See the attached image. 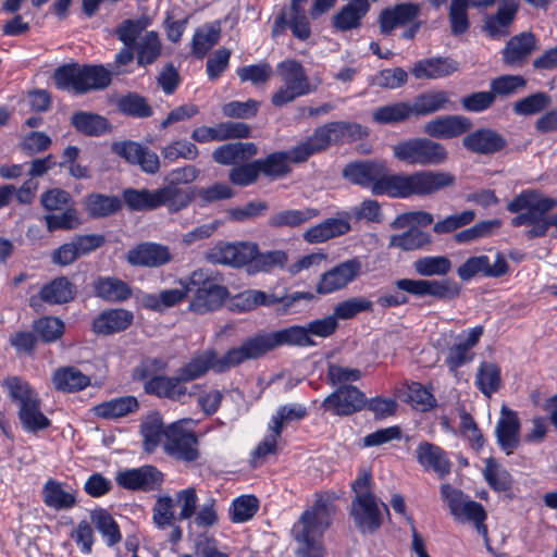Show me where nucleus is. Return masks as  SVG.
<instances>
[{
  "label": "nucleus",
  "instance_id": "1",
  "mask_svg": "<svg viewBox=\"0 0 557 557\" xmlns=\"http://www.w3.org/2000/svg\"><path fill=\"white\" fill-rule=\"evenodd\" d=\"M455 184V176L446 171L420 170L413 173H392L385 168L382 180L373 187L374 195L393 198L424 197Z\"/></svg>",
  "mask_w": 557,
  "mask_h": 557
},
{
  "label": "nucleus",
  "instance_id": "2",
  "mask_svg": "<svg viewBox=\"0 0 557 557\" xmlns=\"http://www.w3.org/2000/svg\"><path fill=\"white\" fill-rule=\"evenodd\" d=\"M557 207L555 198L544 195L537 189H525L507 205V210L516 213L511 219L515 227L527 226L524 236L528 239L544 237L550 226L557 230V214L548 213Z\"/></svg>",
  "mask_w": 557,
  "mask_h": 557
},
{
  "label": "nucleus",
  "instance_id": "3",
  "mask_svg": "<svg viewBox=\"0 0 557 557\" xmlns=\"http://www.w3.org/2000/svg\"><path fill=\"white\" fill-rule=\"evenodd\" d=\"M333 506L318 500L294 524L292 534L298 543L296 557H324L321 539L331 524Z\"/></svg>",
  "mask_w": 557,
  "mask_h": 557
},
{
  "label": "nucleus",
  "instance_id": "4",
  "mask_svg": "<svg viewBox=\"0 0 557 557\" xmlns=\"http://www.w3.org/2000/svg\"><path fill=\"white\" fill-rule=\"evenodd\" d=\"M53 78L58 88L82 95L107 88L111 83V72L101 64L72 63L58 67Z\"/></svg>",
  "mask_w": 557,
  "mask_h": 557
},
{
  "label": "nucleus",
  "instance_id": "5",
  "mask_svg": "<svg viewBox=\"0 0 557 557\" xmlns=\"http://www.w3.org/2000/svg\"><path fill=\"white\" fill-rule=\"evenodd\" d=\"M372 476L363 471L351 484L355 496L351 502L350 516L355 527L363 533H373L382 524L380 504L371 491Z\"/></svg>",
  "mask_w": 557,
  "mask_h": 557
},
{
  "label": "nucleus",
  "instance_id": "6",
  "mask_svg": "<svg viewBox=\"0 0 557 557\" xmlns=\"http://www.w3.org/2000/svg\"><path fill=\"white\" fill-rule=\"evenodd\" d=\"M3 385L18 407V418L26 431L38 432L49 428L50 420L41 411V400L26 381L11 376L4 381Z\"/></svg>",
  "mask_w": 557,
  "mask_h": 557
},
{
  "label": "nucleus",
  "instance_id": "7",
  "mask_svg": "<svg viewBox=\"0 0 557 557\" xmlns=\"http://www.w3.org/2000/svg\"><path fill=\"white\" fill-rule=\"evenodd\" d=\"M248 361L244 342L236 347L230 348L223 356L219 357L214 349H207L194 355L178 371L185 381H194L209 370L222 373Z\"/></svg>",
  "mask_w": 557,
  "mask_h": 557
},
{
  "label": "nucleus",
  "instance_id": "8",
  "mask_svg": "<svg viewBox=\"0 0 557 557\" xmlns=\"http://www.w3.org/2000/svg\"><path fill=\"white\" fill-rule=\"evenodd\" d=\"M244 342L248 360H255L267 352L283 346H313L315 343L305 326L293 325L271 333H259L246 338Z\"/></svg>",
  "mask_w": 557,
  "mask_h": 557
},
{
  "label": "nucleus",
  "instance_id": "9",
  "mask_svg": "<svg viewBox=\"0 0 557 557\" xmlns=\"http://www.w3.org/2000/svg\"><path fill=\"white\" fill-rule=\"evenodd\" d=\"M366 135L364 128L357 123L342 121L326 123L302 141L304 147L298 149L301 157L298 159H308L310 156L325 150L332 144L354 141Z\"/></svg>",
  "mask_w": 557,
  "mask_h": 557
},
{
  "label": "nucleus",
  "instance_id": "10",
  "mask_svg": "<svg viewBox=\"0 0 557 557\" xmlns=\"http://www.w3.org/2000/svg\"><path fill=\"white\" fill-rule=\"evenodd\" d=\"M441 496L447 504L454 520L459 523H471L478 533L488 541L487 527L485 520L487 518L484 507L472 500L461 490L451 486L448 483L441 485Z\"/></svg>",
  "mask_w": 557,
  "mask_h": 557
},
{
  "label": "nucleus",
  "instance_id": "11",
  "mask_svg": "<svg viewBox=\"0 0 557 557\" xmlns=\"http://www.w3.org/2000/svg\"><path fill=\"white\" fill-rule=\"evenodd\" d=\"M197 421L190 418L177 420L166 426L163 450L170 457L193 462L200 457L198 437L194 432Z\"/></svg>",
  "mask_w": 557,
  "mask_h": 557
},
{
  "label": "nucleus",
  "instance_id": "12",
  "mask_svg": "<svg viewBox=\"0 0 557 557\" xmlns=\"http://www.w3.org/2000/svg\"><path fill=\"white\" fill-rule=\"evenodd\" d=\"M393 156L405 164L425 166L445 163L448 152L441 143L425 137H417L394 145Z\"/></svg>",
  "mask_w": 557,
  "mask_h": 557
},
{
  "label": "nucleus",
  "instance_id": "13",
  "mask_svg": "<svg viewBox=\"0 0 557 557\" xmlns=\"http://www.w3.org/2000/svg\"><path fill=\"white\" fill-rule=\"evenodd\" d=\"M277 74L282 86L272 96L274 107H283L313 90L304 66L294 59L282 61L277 65Z\"/></svg>",
  "mask_w": 557,
  "mask_h": 557
},
{
  "label": "nucleus",
  "instance_id": "14",
  "mask_svg": "<svg viewBox=\"0 0 557 557\" xmlns=\"http://www.w3.org/2000/svg\"><path fill=\"white\" fill-rule=\"evenodd\" d=\"M189 286L195 290L189 310L196 313H207L219 309L228 296L227 288L211 277L208 271L199 269L189 276Z\"/></svg>",
  "mask_w": 557,
  "mask_h": 557
},
{
  "label": "nucleus",
  "instance_id": "15",
  "mask_svg": "<svg viewBox=\"0 0 557 557\" xmlns=\"http://www.w3.org/2000/svg\"><path fill=\"white\" fill-rule=\"evenodd\" d=\"M394 286L416 297L432 296L440 299H453L460 293L459 285L451 280L399 278L394 282Z\"/></svg>",
  "mask_w": 557,
  "mask_h": 557
},
{
  "label": "nucleus",
  "instance_id": "16",
  "mask_svg": "<svg viewBox=\"0 0 557 557\" xmlns=\"http://www.w3.org/2000/svg\"><path fill=\"white\" fill-rule=\"evenodd\" d=\"M361 271L362 263L359 259L345 260L322 274L317 285V292L325 295L343 289L354 282Z\"/></svg>",
  "mask_w": 557,
  "mask_h": 557
},
{
  "label": "nucleus",
  "instance_id": "17",
  "mask_svg": "<svg viewBox=\"0 0 557 557\" xmlns=\"http://www.w3.org/2000/svg\"><path fill=\"white\" fill-rule=\"evenodd\" d=\"M367 403L366 395L352 385L336 388L322 403L325 411L336 416H349L360 411Z\"/></svg>",
  "mask_w": 557,
  "mask_h": 557
},
{
  "label": "nucleus",
  "instance_id": "18",
  "mask_svg": "<svg viewBox=\"0 0 557 557\" xmlns=\"http://www.w3.org/2000/svg\"><path fill=\"white\" fill-rule=\"evenodd\" d=\"M301 147H304L302 141L288 151H274L264 158L257 159L260 175L270 180H278L288 175L292 172V162L300 163L307 160L298 159L301 157V153H298V149Z\"/></svg>",
  "mask_w": 557,
  "mask_h": 557
},
{
  "label": "nucleus",
  "instance_id": "19",
  "mask_svg": "<svg viewBox=\"0 0 557 557\" xmlns=\"http://www.w3.org/2000/svg\"><path fill=\"white\" fill-rule=\"evenodd\" d=\"M508 262L504 255L497 252L495 260L491 263L485 255L468 258L457 270L458 276L462 281H469L473 276L481 274L486 277H499L508 272Z\"/></svg>",
  "mask_w": 557,
  "mask_h": 557
},
{
  "label": "nucleus",
  "instance_id": "20",
  "mask_svg": "<svg viewBox=\"0 0 557 557\" xmlns=\"http://www.w3.org/2000/svg\"><path fill=\"white\" fill-rule=\"evenodd\" d=\"M258 246L255 243L220 244L210 252L211 261L220 264H226L234 268L250 263L256 257Z\"/></svg>",
  "mask_w": 557,
  "mask_h": 557
},
{
  "label": "nucleus",
  "instance_id": "21",
  "mask_svg": "<svg viewBox=\"0 0 557 557\" xmlns=\"http://www.w3.org/2000/svg\"><path fill=\"white\" fill-rule=\"evenodd\" d=\"M126 260L135 267L158 268L172 260V253L168 246L158 243H141L129 249Z\"/></svg>",
  "mask_w": 557,
  "mask_h": 557
},
{
  "label": "nucleus",
  "instance_id": "22",
  "mask_svg": "<svg viewBox=\"0 0 557 557\" xmlns=\"http://www.w3.org/2000/svg\"><path fill=\"white\" fill-rule=\"evenodd\" d=\"M520 420L516 411L503 406L495 433L498 445L507 454H512L520 443Z\"/></svg>",
  "mask_w": 557,
  "mask_h": 557
},
{
  "label": "nucleus",
  "instance_id": "23",
  "mask_svg": "<svg viewBox=\"0 0 557 557\" xmlns=\"http://www.w3.org/2000/svg\"><path fill=\"white\" fill-rule=\"evenodd\" d=\"M251 129L244 122H225L213 127L200 126L193 131L191 138L198 143L222 141L231 138H247Z\"/></svg>",
  "mask_w": 557,
  "mask_h": 557
},
{
  "label": "nucleus",
  "instance_id": "24",
  "mask_svg": "<svg viewBox=\"0 0 557 557\" xmlns=\"http://www.w3.org/2000/svg\"><path fill=\"white\" fill-rule=\"evenodd\" d=\"M116 483L127 490H154L162 482L161 472L152 467L145 466L137 469L120 471L115 476Z\"/></svg>",
  "mask_w": 557,
  "mask_h": 557
},
{
  "label": "nucleus",
  "instance_id": "25",
  "mask_svg": "<svg viewBox=\"0 0 557 557\" xmlns=\"http://www.w3.org/2000/svg\"><path fill=\"white\" fill-rule=\"evenodd\" d=\"M518 5L504 2L493 14L483 17L482 30L492 39H500L510 35V27L517 16Z\"/></svg>",
  "mask_w": 557,
  "mask_h": 557
},
{
  "label": "nucleus",
  "instance_id": "26",
  "mask_svg": "<svg viewBox=\"0 0 557 557\" xmlns=\"http://www.w3.org/2000/svg\"><path fill=\"white\" fill-rule=\"evenodd\" d=\"M416 457L424 470L433 471L440 478H445L450 473L451 462L447 454L435 444L420 443L416 449Z\"/></svg>",
  "mask_w": 557,
  "mask_h": 557
},
{
  "label": "nucleus",
  "instance_id": "27",
  "mask_svg": "<svg viewBox=\"0 0 557 557\" xmlns=\"http://www.w3.org/2000/svg\"><path fill=\"white\" fill-rule=\"evenodd\" d=\"M386 164L381 161L355 162L345 166L344 177L354 184L364 187H373L382 180Z\"/></svg>",
  "mask_w": 557,
  "mask_h": 557
},
{
  "label": "nucleus",
  "instance_id": "28",
  "mask_svg": "<svg viewBox=\"0 0 557 557\" xmlns=\"http://www.w3.org/2000/svg\"><path fill=\"white\" fill-rule=\"evenodd\" d=\"M471 121L461 115H445L425 123L424 133L432 138H453L471 128Z\"/></svg>",
  "mask_w": 557,
  "mask_h": 557
},
{
  "label": "nucleus",
  "instance_id": "29",
  "mask_svg": "<svg viewBox=\"0 0 557 557\" xmlns=\"http://www.w3.org/2000/svg\"><path fill=\"white\" fill-rule=\"evenodd\" d=\"M536 37L531 32L511 37L503 50L504 62L509 66H521L536 49Z\"/></svg>",
  "mask_w": 557,
  "mask_h": 557
},
{
  "label": "nucleus",
  "instance_id": "30",
  "mask_svg": "<svg viewBox=\"0 0 557 557\" xmlns=\"http://www.w3.org/2000/svg\"><path fill=\"white\" fill-rule=\"evenodd\" d=\"M462 144L471 152L493 154L506 146V140L496 131L480 128L463 137Z\"/></svg>",
  "mask_w": 557,
  "mask_h": 557
},
{
  "label": "nucleus",
  "instance_id": "31",
  "mask_svg": "<svg viewBox=\"0 0 557 557\" xmlns=\"http://www.w3.org/2000/svg\"><path fill=\"white\" fill-rule=\"evenodd\" d=\"M178 287L161 290L159 294H146L141 297V304L145 308L154 311H162L164 309L174 307L181 304L193 287L189 286V277L180 280Z\"/></svg>",
  "mask_w": 557,
  "mask_h": 557
},
{
  "label": "nucleus",
  "instance_id": "32",
  "mask_svg": "<svg viewBox=\"0 0 557 557\" xmlns=\"http://www.w3.org/2000/svg\"><path fill=\"white\" fill-rule=\"evenodd\" d=\"M459 70V64L450 58H430L414 63L411 72L418 79H438Z\"/></svg>",
  "mask_w": 557,
  "mask_h": 557
},
{
  "label": "nucleus",
  "instance_id": "33",
  "mask_svg": "<svg viewBox=\"0 0 557 557\" xmlns=\"http://www.w3.org/2000/svg\"><path fill=\"white\" fill-rule=\"evenodd\" d=\"M350 231L348 218H330L309 227L304 234V239L309 244H320L331 238L342 236Z\"/></svg>",
  "mask_w": 557,
  "mask_h": 557
},
{
  "label": "nucleus",
  "instance_id": "34",
  "mask_svg": "<svg viewBox=\"0 0 557 557\" xmlns=\"http://www.w3.org/2000/svg\"><path fill=\"white\" fill-rule=\"evenodd\" d=\"M257 153L258 147L256 144L235 141L218 147L212 152V158L219 164L231 165L248 161Z\"/></svg>",
  "mask_w": 557,
  "mask_h": 557
},
{
  "label": "nucleus",
  "instance_id": "35",
  "mask_svg": "<svg viewBox=\"0 0 557 557\" xmlns=\"http://www.w3.org/2000/svg\"><path fill=\"white\" fill-rule=\"evenodd\" d=\"M134 315L126 309H109L101 312L92 323L98 334L110 335L126 330L133 322Z\"/></svg>",
  "mask_w": 557,
  "mask_h": 557
},
{
  "label": "nucleus",
  "instance_id": "36",
  "mask_svg": "<svg viewBox=\"0 0 557 557\" xmlns=\"http://www.w3.org/2000/svg\"><path fill=\"white\" fill-rule=\"evenodd\" d=\"M369 10L368 0H350L333 16L332 25L342 32L356 29L361 25V20Z\"/></svg>",
  "mask_w": 557,
  "mask_h": 557
},
{
  "label": "nucleus",
  "instance_id": "37",
  "mask_svg": "<svg viewBox=\"0 0 557 557\" xmlns=\"http://www.w3.org/2000/svg\"><path fill=\"white\" fill-rule=\"evenodd\" d=\"M186 381L183 380L177 372V376H157L150 380L146 385L148 393L156 394L160 397H166L172 400H182L186 395H194L195 392L187 391Z\"/></svg>",
  "mask_w": 557,
  "mask_h": 557
},
{
  "label": "nucleus",
  "instance_id": "38",
  "mask_svg": "<svg viewBox=\"0 0 557 557\" xmlns=\"http://www.w3.org/2000/svg\"><path fill=\"white\" fill-rule=\"evenodd\" d=\"M92 288L97 297L110 302H122L132 296L128 284L115 276L97 277Z\"/></svg>",
  "mask_w": 557,
  "mask_h": 557
},
{
  "label": "nucleus",
  "instance_id": "39",
  "mask_svg": "<svg viewBox=\"0 0 557 557\" xmlns=\"http://www.w3.org/2000/svg\"><path fill=\"white\" fill-rule=\"evenodd\" d=\"M52 383L60 392L74 393L90 385V377L75 367H63L54 371Z\"/></svg>",
  "mask_w": 557,
  "mask_h": 557
},
{
  "label": "nucleus",
  "instance_id": "40",
  "mask_svg": "<svg viewBox=\"0 0 557 557\" xmlns=\"http://www.w3.org/2000/svg\"><path fill=\"white\" fill-rule=\"evenodd\" d=\"M44 503L55 510H65L75 506V492L71 488H64L58 481L49 480L42 488Z\"/></svg>",
  "mask_w": 557,
  "mask_h": 557
},
{
  "label": "nucleus",
  "instance_id": "41",
  "mask_svg": "<svg viewBox=\"0 0 557 557\" xmlns=\"http://www.w3.org/2000/svg\"><path fill=\"white\" fill-rule=\"evenodd\" d=\"M138 407V400L134 396H123L95 406L94 413L102 419H119L135 412Z\"/></svg>",
  "mask_w": 557,
  "mask_h": 557
},
{
  "label": "nucleus",
  "instance_id": "42",
  "mask_svg": "<svg viewBox=\"0 0 557 557\" xmlns=\"http://www.w3.org/2000/svg\"><path fill=\"white\" fill-rule=\"evenodd\" d=\"M40 299L52 305L66 304L74 299L75 287L67 277H57L42 286L39 293Z\"/></svg>",
  "mask_w": 557,
  "mask_h": 557
},
{
  "label": "nucleus",
  "instance_id": "43",
  "mask_svg": "<svg viewBox=\"0 0 557 557\" xmlns=\"http://www.w3.org/2000/svg\"><path fill=\"white\" fill-rule=\"evenodd\" d=\"M319 214L320 211L315 208L286 209L272 214L269 218V225L272 227H298Z\"/></svg>",
  "mask_w": 557,
  "mask_h": 557
},
{
  "label": "nucleus",
  "instance_id": "44",
  "mask_svg": "<svg viewBox=\"0 0 557 557\" xmlns=\"http://www.w3.org/2000/svg\"><path fill=\"white\" fill-rule=\"evenodd\" d=\"M134 50H136V59L139 66L154 63L162 51L159 34L154 30L146 32L134 46Z\"/></svg>",
  "mask_w": 557,
  "mask_h": 557
},
{
  "label": "nucleus",
  "instance_id": "45",
  "mask_svg": "<svg viewBox=\"0 0 557 557\" xmlns=\"http://www.w3.org/2000/svg\"><path fill=\"white\" fill-rule=\"evenodd\" d=\"M144 438V449L152 453L165 441L166 428L163 426L161 417L158 413L148 414L141 423L140 429Z\"/></svg>",
  "mask_w": 557,
  "mask_h": 557
},
{
  "label": "nucleus",
  "instance_id": "46",
  "mask_svg": "<svg viewBox=\"0 0 557 557\" xmlns=\"http://www.w3.org/2000/svg\"><path fill=\"white\" fill-rule=\"evenodd\" d=\"M431 244L429 234L417 227H411L401 234H394L389 237L388 247L403 251H411L423 248Z\"/></svg>",
  "mask_w": 557,
  "mask_h": 557
},
{
  "label": "nucleus",
  "instance_id": "47",
  "mask_svg": "<svg viewBox=\"0 0 557 557\" xmlns=\"http://www.w3.org/2000/svg\"><path fill=\"white\" fill-rule=\"evenodd\" d=\"M150 25V20L143 16L136 20L126 18L113 30V35L124 45L134 47L141 37V33Z\"/></svg>",
  "mask_w": 557,
  "mask_h": 557
},
{
  "label": "nucleus",
  "instance_id": "48",
  "mask_svg": "<svg viewBox=\"0 0 557 557\" xmlns=\"http://www.w3.org/2000/svg\"><path fill=\"white\" fill-rule=\"evenodd\" d=\"M475 384L486 397H491L502 386L499 367L492 362H482L475 374Z\"/></svg>",
  "mask_w": 557,
  "mask_h": 557
},
{
  "label": "nucleus",
  "instance_id": "49",
  "mask_svg": "<svg viewBox=\"0 0 557 557\" xmlns=\"http://www.w3.org/2000/svg\"><path fill=\"white\" fill-rule=\"evenodd\" d=\"M449 102V96L446 91L436 90L429 91L420 95L416 98L412 106L413 114L419 115H429L436 111L446 108V104Z\"/></svg>",
  "mask_w": 557,
  "mask_h": 557
},
{
  "label": "nucleus",
  "instance_id": "50",
  "mask_svg": "<svg viewBox=\"0 0 557 557\" xmlns=\"http://www.w3.org/2000/svg\"><path fill=\"white\" fill-rule=\"evenodd\" d=\"M413 114L412 106L408 102H396L375 109L372 119L379 124L399 123Z\"/></svg>",
  "mask_w": 557,
  "mask_h": 557
},
{
  "label": "nucleus",
  "instance_id": "51",
  "mask_svg": "<svg viewBox=\"0 0 557 557\" xmlns=\"http://www.w3.org/2000/svg\"><path fill=\"white\" fill-rule=\"evenodd\" d=\"M157 198L158 208L166 206L170 212H177L191 202V196L187 191L170 184L157 189Z\"/></svg>",
  "mask_w": 557,
  "mask_h": 557
},
{
  "label": "nucleus",
  "instance_id": "52",
  "mask_svg": "<svg viewBox=\"0 0 557 557\" xmlns=\"http://www.w3.org/2000/svg\"><path fill=\"white\" fill-rule=\"evenodd\" d=\"M221 29L215 25L199 27L193 37L191 51L198 59H202L213 46L219 42Z\"/></svg>",
  "mask_w": 557,
  "mask_h": 557
},
{
  "label": "nucleus",
  "instance_id": "53",
  "mask_svg": "<svg viewBox=\"0 0 557 557\" xmlns=\"http://www.w3.org/2000/svg\"><path fill=\"white\" fill-rule=\"evenodd\" d=\"M91 522L101 533L109 546H113L122 539L119 525L112 516L104 509L95 510L91 513Z\"/></svg>",
  "mask_w": 557,
  "mask_h": 557
},
{
  "label": "nucleus",
  "instance_id": "54",
  "mask_svg": "<svg viewBox=\"0 0 557 557\" xmlns=\"http://www.w3.org/2000/svg\"><path fill=\"white\" fill-rule=\"evenodd\" d=\"M413 268L421 276L446 275L451 269V262L445 256H426L417 259Z\"/></svg>",
  "mask_w": 557,
  "mask_h": 557
},
{
  "label": "nucleus",
  "instance_id": "55",
  "mask_svg": "<svg viewBox=\"0 0 557 557\" xmlns=\"http://www.w3.org/2000/svg\"><path fill=\"white\" fill-rule=\"evenodd\" d=\"M121 202L116 197L92 194L86 198V210L94 218L108 216L116 212Z\"/></svg>",
  "mask_w": 557,
  "mask_h": 557
},
{
  "label": "nucleus",
  "instance_id": "56",
  "mask_svg": "<svg viewBox=\"0 0 557 557\" xmlns=\"http://www.w3.org/2000/svg\"><path fill=\"white\" fill-rule=\"evenodd\" d=\"M64 323L57 317H42L34 321L33 330L45 343L58 341L64 333Z\"/></svg>",
  "mask_w": 557,
  "mask_h": 557
},
{
  "label": "nucleus",
  "instance_id": "57",
  "mask_svg": "<svg viewBox=\"0 0 557 557\" xmlns=\"http://www.w3.org/2000/svg\"><path fill=\"white\" fill-rule=\"evenodd\" d=\"M123 198L132 210L145 211L158 208L157 189H126Z\"/></svg>",
  "mask_w": 557,
  "mask_h": 557
},
{
  "label": "nucleus",
  "instance_id": "58",
  "mask_svg": "<svg viewBox=\"0 0 557 557\" xmlns=\"http://www.w3.org/2000/svg\"><path fill=\"white\" fill-rule=\"evenodd\" d=\"M468 10L469 2L467 0H451L449 4L448 20L453 35H462L470 28Z\"/></svg>",
  "mask_w": 557,
  "mask_h": 557
},
{
  "label": "nucleus",
  "instance_id": "59",
  "mask_svg": "<svg viewBox=\"0 0 557 557\" xmlns=\"http://www.w3.org/2000/svg\"><path fill=\"white\" fill-rule=\"evenodd\" d=\"M306 414V408L299 404L282 406L277 410L276 414L272 417L270 430L276 431V434H281L284 425L294 421H299L304 419Z\"/></svg>",
  "mask_w": 557,
  "mask_h": 557
},
{
  "label": "nucleus",
  "instance_id": "60",
  "mask_svg": "<svg viewBox=\"0 0 557 557\" xmlns=\"http://www.w3.org/2000/svg\"><path fill=\"white\" fill-rule=\"evenodd\" d=\"M259 508V500L253 495H242L233 500L230 509L231 520L240 523L251 519Z\"/></svg>",
  "mask_w": 557,
  "mask_h": 557
},
{
  "label": "nucleus",
  "instance_id": "61",
  "mask_svg": "<svg viewBox=\"0 0 557 557\" xmlns=\"http://www.w3.org/2000/svg\"><path fill=\"white\" fill-rule=\"evenodd\" d=\"M550 104V96L540 91L516 101L513 111L518 115H532L547 109Z\"/></svg>",
  "mask_w": 557,
  "mask_h": 557
},
{
  "label": "nucleus",
  "instance_id": "62",
  "mask_svg": "<svg viewBox=\"0 0 557 557\" xmlns=\"http://www.w3.org/2000/svg\"><path fill=\"white\" fill-rule=\"evenodd\" d=\"M483 475L488 485L495 491L505 492L511 486V476L509 472L493 459L486 460Z\"/></svg>",
  "mask_w": 557,
  "mask_h": 557
},
{
  "label": "nucleus",
  "instance_id": "63",
  "mask_svg": "<svg viewBox=\"0 0 557 557\" xmlns=\"http://www.w3.org/2000/svg\"><path fill=\"white\" fill-rule=\"evenodd\" d=\"M72 124L77 131L96 136L102 134L108 127L106 119L87 112L75 113L72 116Z\"/></svg>",
  "mask_w": 557,
  "mask_h": 557
},
{
  "label": "nucleus",
  "instance_id": "64",
  "mask_svg": "<svg viewBox=\"0 0 557 557\" xmlns=\"http://www.w3.org/2000/svg\"><path fill=\"white\" fill-rule=\"evenodd\" d=\"M288 257L283 250H273L263 253L257 251L251 261V268L255 272H271L275 268H284Z\"/></svg>",
  "mask_w": 557,
  "mask_h": 557
}]
</instances>
